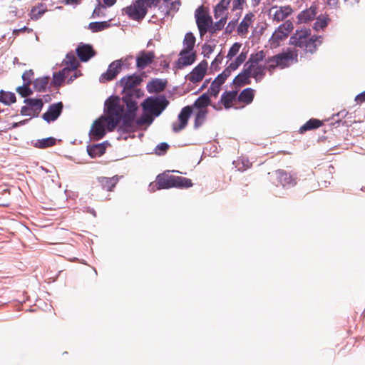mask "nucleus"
<instances>
[{
  "label": "nucleus",
  "instance_id": "1",
  "mask_svg": "<svg viewBox=\"0 0 365 365\" xmlns=\"http://www.w3.org/2000/svg\"><path fill=\"white\" fill-rule=\"evenodd\" d=\"M105 112L106 115L96 120L91 126L89 135L92 140L103 138L106 129L113 131L121 120L124 121V106L118 96H111L106 101Z\"/></svg>",
  "mask_w": 365,
  "mask_h": 365
},
{
  "label": "nucleus",
  "instance_id": "2",
  "mask_svg": "<svg viewBox=\"0 0 365 365\" xmlns=\"http://www.w3.org/2000/svg\"><path fill=\"white\" fill-rule=\"evenodd\" d=\"M142 81V78L139 75L133 74L120 79L118 84L123 88V96L122 101L126 106V110H124V121L123 128L131 129V125L133 119L136 117L138 110L136 100L143 96V92L137 88Z\"/></svg>",
  "mask_w": 365,
  "mask_h": 365
},
{
  "label": "nucleus",
  "instance_id": "3",
  "mask_svg": "<svg viewBox=\"0 0 365 365\" xmlns=\"http://www.w3.org/2000/svg\"><path fill=\"white\" fill-rule=\"evenodd\" d=\"M169 102L165 96L148 97L142 103L141 106L143 109V114L138 119H133L131 125V129L123 128V123L118 128L120 136L118 139L127 140L128 134L133 132L138 127L144 125H150L154 120L153 116H159L162 112L166 108Z\"/></svg>",
  "mask_w": 365,
  "mask_h": 365
},
{
  "label": "nucleus",
  "instance_id": "4",
  "mask_svg": "<svg viewBox=\"0 0 365 365\" xmlns=\"http://www.w3.org/2000/svg\"><path fill=\"white\" fill-rule=\"evenodd\" d=\"M321 36L311 35L309 29H301L290 37L289 43L297 48H299L306 53H313L317 47L322 43Z\"/></svg>",
  "mask_w": 365,
  "mask_h": 365
},
{
  "label": "nucleus",
  "instance_id": "5",
  "mask_svg": "<svg viewBox=\"0 0 365 365\" xmlns=\"http://www.w3.org/2000/svg\"><path fill=\"white\" fill-rule=\"evenodd\" d=\"M156 180L158 184L157 190L171 187L187 188L192 185L191 180L188 178L168 174L158 175Z\"/></svg>",
  "mask_w": 365,
  "mask_h": 365
},
{
  "label": "nucleus",
  "instance_id": "6",
  "mask_svg": "<svg viewBox=\"0 0 365 365\" xmlns=\"http://www.w3.org/2000/svg\"><path fill=\"white\" fill-rule=\"evenodd\" d=\"M196 24L199 29L200 35L204 36L209 31L212 26V17L209 15L207 10L203 6H199L195 12Z\"/></svg>",
  "mask_w": 365,
  "mask_h": 365
},
{
  "label": "nucleus",
  "instance_id": "7",
  "mask_svg": "<svg viewBox=\"0 0 365 365\" xmlns=\"http://www.w3.org/2000/svg\"><path fill=\"white\" fill-rule=\"evenodd\" d=\"M293 29V24L289 20L282 24L273 33L269 38V43L272 48H277L280 43L286 39Z\"/></svg>",
  "mask_w": 365,
  "mask_h": 365
},
{
  "label": "nucleus",
  "instance_id": "8",
  "mask_svg": "<svg viewBox=\"0 0 365 365\" xmlns=\"http://www.w3.org/2000/svg\"><path fill=\"white\" fill-rule=\"evenodd\" d=\"M43 106L41 98H24V117L29 116V119L39 115Z\"/></svg>",
  "mask_w": 365,
  "mask_h": 365
},
{
  "label": "nucleus",
  "instance_id": "9",
  "mask_svg": "<svg viewBox=\"0 0 365 365\" xmlns=\"http://www.w3.org/2000/svg\"><path fill=\"white\" fill-rule=\"evenodd\" d=\"M294 58L293 53H285L276 55L269 58L268 63L270 64L268 66V68L271 71L276 66H280L282 68L287 67L290 64V61L292 62Z\"/></svg>",
  "mask_w": 365,
  "mask_h": 365
},
{
  "label": "nucleus",
  "instance_id": "10",
  "mask_svg": "<svg viewBox=\"0 0 365 365\" xmlns=\"http://www.w3.org/2000/svg\"><path fill=\"white\" fill-rule=\"evenodd\" d=\"M125 13L133 20H140L145 17L147 14V9L138 0L135 2L125 9Z\"/></svg>",
  "mask_w": 365,
  "mask_h": 365
},
{
  "label": "nucleus",
  "instance_id": "11",
  "mask_svg": "<svg viewBox=\"0 0 365 365\" xmlns=\"http://www.w3.org/2000/svg\"><path fill=\"white\" fill-rule=\"evenodd\" d=\"M192 113V108L189 106L184 107L178 115L179 123H173V130L178 133L184 129L187 124L188 119Z\"/></svg>",
  "mask_w": 365,
  "mask_h": 365
},
{
  "label": "nucleus",
  "instance_id": "12",
  "mask_svg": "<svg viewBox=\"0 0 365 365\" xmlns=\"http://www.w3.org/2000/svg\"><path fill=\"white\" fill-rule=\"evenodd\" d=\"M122 61L116 60L112 62L106 73H103L100 77V81H111L119 73L122 67Z\"/></svg>",
  "mask_w": 365,
  "mask_h": 365
},
{
  "label": "nucleus",
  "instance_id": "13",
  "mask_svg": "<svg viewBox=\"0 0 365 365\" xmlns=\"http://www.w3.org/2000/svg\"><path fill=\"white\" fill-rule=\"evenodd\" d=\"M292 12V9L289 6H274L269 9V14L272 16L274 21L277 22L284 20Z\"/></svg>",
  "mask_w": 365,
  "mask_h": 365
},
{
  "label": "nucleus",
  "instance_id": "14",
  "mask_svg": "<svg viewBox=\"0 0 365 365\" xmlns=\"http://www.w3.org/2000/svg\"><path fill=\"white\" fill-rule=\"evenodd\" d=\"M207 68V61H202L195 68H194L190 74H188V80L194 83L201 81L205 75Z\"/></svg>",
  "mask_w": 365,
  "mask_h": 365
},
{
  "label": "nucleus",
  "instance_id": "15",
  "mask_svg": "<svg viewBox=\"0 0 365 365\" xmlns=\"http://www.w3.org/2000/svg\"><path fill=\"white\" fill-rule=\"evenodd\" d=\"M63 109V103L58 102L51 105L48 110L43 114V119L47 123L56 120L61 115Z\"/></svg>",
  "mask_w": 365,
  "mask_h": 365
},
{
  "label": "nucleus",
  "instance_id": "16",
  "mask_svg": "<svg viewBox=\"0 0 365 365\" xmlns=\"http://www.w3.org/2000/svg\"><path fill=\"white\" fill-rule=\"evenodd\" d=\"M155 58L153 51H142L136 57V66L139 69H143L150 64Z\"/></svg>",
  "mask_w": 365,
  "mask_h": 365
},
{
  "label": "nucleus",
  "instance_id": "17",
  "mask_svg": "<svg viewBox=\"0 0 365 365\" xmlns=\"http://www.w3.org/2000/svg\"><path fill=\"white\" fill-rule=\"evenodd\" d=\"M179 56L180 57L178 60V68H182L185 66L192 64L196 59L195 53L187 50H182Z\"/></svg>",
  "mask_w": 365,
  "mask_h": 365
},
{
  "label": "nucleus",
  "instance_id": "18",
  "mask_svg": "<svg viewBox=\"0 0 365 365\" xmlns=\"http://www.w3.org/2000/svg\"><path fill=\"white\" fill-rule=\"evenodd\" d=\"M76 53L81 61L86 62L94 56L95 51L91 45L81 43L76 48Z\"/></svg>",
  "mask_w": 365,
  "mask_h": 365
},
{
  "label": "nucleus",
  "instance_id": "19",
  "mask_svg": "<svg viewBox=\"0 0 365 365\" xmlns=\"http://www.w3.org/2000/svg\"><path fill=\"white\" fill-rule=\"evenodd\" d=\"M276 175L279 183L283 187H290L296 184L295 179L293 178L289 173H287L284 170H277Z\"/></svg>",
  "mask_w": 365,
  "mask_h": 365
},
{
  "label": "nucleus",
  "instance_id": "20",
  "mask_svg": "<svg viewBox=\"0 0 365 365\" xmlns=\"http://www.w3.org/2000/svg\"><path fill=\"white\" fill-rule=\"evenodd\" d=\"M317 8L316 6L312 5L309 9H305L298 14V21L299 23H307L313 20L317 16Z\"/></svg>",
  "mask_w": 365,
  "mask_h": 365
},
{
  "label": "nucleus",
  "instance_id": "21",
  "mask_svg": "<svg viewBox=\"0 0 365 365\" xmlns=\"http://www.w3.org/2000/svg\"><path fill=\"white\" fill-rule=\"evenodd\" d=\"M245 67L246 68V71L249 72L250 77H253L256 81H259L262 80L265 74V66L256 64L254 65L253 67L248 68L249 66L245 63Z\"/></svg>",
  "mask_w": 365,
  "mask_h": 365
},
{
  "label": "nucleus",
  "instance_id": "22",
  "mask_svg": "<svg viewBox=\"0 0 365 365\" xmlns=\"http://www.w3.org/2000/svg\"><path fill=\"white\" fill-rule=\"evenodd\" d=\"M254 15L252 13L247 14L237 27V34L245 36L248 33V29L252 24Z\"/></svg>",
  "mask_w": 365,
  "mask_h": 365
},
{
  "label": "nucleus",
  "instance_id": "23",
  "mask_svg": "<svg viewBox=\"0 0 365 365\" xmlns=\"http://www.w3.org/2000/svg\"><path fill=\"white\" fill-rule=\"evenodd\" d=\"M165 86L166 81L158 78L153 80L147 86L148 91L150 93H158L163 91L165 88Z\"/></svg>",
  "mask_w": 365,
  "mask_h": 365
},
{
  "label": "nucleus",
  "instance_id": "24",
  "mask_svg": "<svg viewBox=\"0 0 365 365\" xmlns=\"http://www.w3.org/2000/svg\"><path fill=\"white\" fill-rule=\"evenodd\" d=\"M56 139L53 137H48L46 138L39 139L36 140H32L31 145L34 147L40 149H44L48 147H51L56 144Z\"/></svg>",
  "mask_w": 365,
  "mask_h": 365
},
{
  "label": "nucleus",
  "instance_id": "25",
  "mask_svg": "<svg viewBox=\"0 0 365 365\" xmlns=\"http://www.w3.org/2000/svg\"><path fill=\"white\" fill-rule=\"evenodd\" d=\"M34 79V72L32 70L24 71V98L33 93V91L30 88V84Z\"/></svg>",
  "mask_w": 365,
  "mask_h": 365
},
{
  "label": "nucleus",
  "instance_id": "26",
  "mask_svg": "<svg viewBox=\"0 0 365 365\" xmlns=\"http://www.w3.org/2000/svg\"><path fill=\"white\" fill-rule=\"evenodd\" d=\"M118 180L117 176H114L113 178L101 177L98 178V181L102 187L108 191H110L112 190V188L116 185Z\"/></svg>",
  "mask_w": 365,
  "mask_h": 365
},
{
  "label": "nucleus",
  "instance_id": "27",
  "mask_svg": "<svg viewBox=\"0 0 365 365\" xmlns=\"http://www.w3.org/2000/svg\"><path fill=\"white\" fill-rule=\"evenodd\" d=\"M68 73V68H63L61 71L54 73L53 75V83L56 86H61Z\"/></svg>",
  "mask_w": 365,
  "mask_h": 365
},
{
  "label": "nucleus",
  "instance_id": "28",
  "mask_svg": "<svg viewBox=\"0 0 365 365\" xmlns=\"http://www.w3.org/2000/svg\"><path fill=\"white\" fill-rule=\"evenodd\" d=\"M63 61L65 63L64 68H68L69 73L71 71L76 70L79 65V63H78L77 58H76L75 55L73 53H68L66 55V58L64 59Z\"/></svg>",
  "mask_w": 365,
  "mask_h": 365
},
{
  "label": "nucleus",
  "instance_id": "29",
  "mask_svg": "<svg viewBox=\"0 0 365 365\" xmlns=\"http://www.w3.org/2000/svg\"><path fill=\"white\" fill-rule=\"evenodd\" d=\"M210 103L207 93H203L194 103L193 106L199 110H207L206 107Z\"/></svg>",
  "mask_w": 365,
  "mask_h": 365
},
{
  "label": "nucleus",
  "instance_id": "30",
  "mask_svg": "<svg viewBox=\"0 0 365 365\" xmlns=\"http://www.w3.org/2000/svg\"><path fill=\"white\" fill-rule=\"evenodd\" d=\"M87 151H88V154L91 158H96L97 156L102 155L106 151V148L103 145V144H102V143L96 144V145H93L91 146H88L87 148Z\"/></svg>",
  "mask_w": 365,
  "mask_h": 365
},
{
  "label": "nucleus",
  "instance_id": "31",
  "mask_svg": "<svg viewBox=\"0 0 365 365\" xmlns=\"http://www.w3.org/2000/svg\"><path fill=\"white\" fill-rule=\"evenodd\" d=\"M250 77L249 72L246 71V68L244 66L243 70L239 73L233 80V83L237 86H243L250 83L249 78Z\"/></svg>",
  "mask_w": 365,
  "mask_h": 365
},
{
  "label": "nucleus",
  "instance_id": "32",
  "mask_svg": "<svg viewBox=\"0 0 365 365\" xmlns=\"http://www.w3.org/2000/svg\"><path fill=\"white\" fill-rule=\"evenodd\" d=\"M237 93L236 91H230L224 93L221 96V102L226 108L230 107L232 101L236 98Z\"/></svg>",
  "mask_w": 365,
  "mask_h": 365
},
{
  "label": "nucleus",
  "instance_id": "33",
  "mask_svg": "<svg viewBox=\"0 0 365 365\" xmlns=\"http://www.w3.org/2000/svg\"><path fill=\"white\" fill-rule=\"evenodd\" d=\"M329 18L325 15H319L317 16L316 21L314 23L313 29L316 31L323 30L328 25Z\"/></svg>",
  "mask_w": 365,
  "mask_h": 365
},
{
  "label": "nucleus",
  "instance_id": "34",
  "mask_svg": "<svg viewBox=\"0 0 365 365\" xmlns=\"http://www.w3.org/2000/svg\"><path fill=\"white\" fill-rule=\"evenodd\" d=\"M49 77L44 76L42 78H36L34 81V88L35 91L38 92H43L46 90L48 83Z\"/></svg>",
  "mask_w": 365,
  "mask_h": 365
},
{
  "label": "nucleus",
  "instance_id": "35",
  "mask_svg": "<svg viewBox=\"0 0 365 365\" xmlns=\"http://www.w3.org/2000/svg\"><path fill=\"white\" fill-rule=\"evenodd\" d=\"M16 101V96L14 93L4 91L3 90L0 91V102L4 104L10 105L11 103H15Z\"/></svg>",
  "mask_w": 365,
  "mask_h": 365
},
{
  "label": "nucleus",
  "instance_id": "36",
  "mask_svg": "<svg viewBox=\"0 0 365 365\" xmlns=\"http://www.w3.org/2000/svg\"><path fill=\"white\" fill-rule=\"evenodd\" d=\"M253 98L254 91L250 88L244 89L238 97L240 101L246 103L247 104L250 103L253 101Z\"/></svg>",
  "mask_w": 365,
  "mask_h": 365
},
{
  "label": "nucleus",
  "instance_id": "37",
  "mask_svg": "<svg viewBox=\"0 0 365 365\" xmlns=\"http://www.w3.org/2000/svg\"><path fill=\"white\" fill-rule=\"evenodd\" d=\"M195 43V37L194 36V35L190 32L186 34L183 40V45L185 48L182 50L192 51L193 50Z\"/></svg>",
  "mask_w": 365,
  "mask_h": 365
},
{
  "label": "nucleus",
  "instance_id": "38",
  "mask_svg": "<svg viewBox=\"0 0 365 365\" xmlns=\"http://www.w3.org/2000/svg\"><path fill=\"white\" fill-rule=\"evenodd\" d=\"M110 26L109 21H96L89 24L88 28L93 32H98L108 29Z\"/></svg>",
  "mask_w": 365,
  "mask_h": 365
},
{
  "label": "nucleus",
  "instance_id": "39",
  "mask_svg": "<svg viewBox=\"0 0 365 365\" xmlns=\"http://www.w3.org/2000/svg\"><path fill=\"white\" fill-rule=\"evenodd\" d=\"M322 123L317 119H310L305 124H304L299 129L301 133L315 129L321 126Z\"/></svg>",
  "mask_w": 365,
  "mask_h": 365
},
{
  "label": "nucleus",
  "instance_id": "40",
  "mask_svg": "<svg viewBox=\"0 0 365 365\" xmlns=\"http://www.w3.org/2000/svg\"><path fill=\"white\" fill-rule=\"evenodd\" d=\"M264 58V53L262 51L257 52V53L252 55L250 59L245 63L248 68L253 67L254 65L259 64V61H262Z\"/></svg>",
  "mask_w": 365,
  "mask_h": 365
},
{
  "label": "nucleus",
  "instance_id": "41",
  "mask_svg": "<svg viewBox=\"0 0 365 365\" xmlns=\"http://www.w3.org/2000/svg\"><path fill=\"white\" fill-rule=\"evenodd\" d=\"M207 114V110H199L197 112V113L195 115V123H194V126L195 128H199L200 126H201L203 124V123L206 118Z\"/></svg>",
  "mask_w": 365,
  "mask_h": 365
},
{
  "label": "nucleus",
  "instance_id": "42",
  "mask_svg": "<svg viewBox=\"0 0 365 365\" xmlns=\"http://www.w3.org/2000/svg\"><path fill=\"white\" fill-rule=\"evenodd\" d=\"M247 58V53L242 52L235 59L234 62H232L227 67L230 71L236 70L245 60Z\"/></svg>",
  "mask_w": 365,
  "mask_h": 365
},
{
  "label": "nucleus",
  "instance_id": "43",
  "mask_svg": "<svg viewBox=\"0 0 365 365\" xmlns=\"http://www.w3.org/2000/svg\"><path fill=\"white\" fill-rule=\"evenodd\" d=\"M226 17H221L220 19L216 23L213 24L212 22V26H210L209 32L213 34L216 33L217 31L222 30L226 24Z\"/></svg>",
  "mask_w": 365,
  "mask_h": 365
},
{
  "label": "nucleus",
  "instance_id": "44",
  "mask_svg": "<svg viewBox=\"0 0 365 365\" xmlns=\"http://www.w3.org/2000/svg\"><path fill=\"white\" fill-rule=\"evenodd\" d=\"M45 11L46 8L42 4L37 7H34L31 11V18L32 19H38L45 13Z\"/></svg>",
  "mask_w": 365,
  "mask_h": 365
},
{
  "label": "nucleus",
  "instance_id": "45",
  "mask_svg": "<svg viewBox=\"0 0 365 365\" xmlns=\"http://www.w3.org/2000/svg\"><path fill=\"white\" fill-rule=\"evenodd\" d=\"M163 4L168 9V11H166L167 14L170 13L171 11H177L180 6V1H170V0H164Z\"/></svg>",
  "mask_w": 365,
  "mask_h": 365
},
{
  "label": "nucleus",
  "instance_id": "46",
  "mask_svg": "<svg viewBox=\"0 0 365 365\" xmlns=\"http://www.w3.org/2000/svg\"><path fill=\"white\" fill-rule=\"evenodd\" d=\"M240 47L241 44L240 43H235L230 48L227 58L232 59L239 52Z\"/></svg>",
  "mask_w": 365,
  "mask_h": 365
},
{
  "label": "nucleus",
  "instance_id": "47",
  "mask_svg": "<svg viewBox=\"0 0 365 365\" xmlns=\"http://www.w3.org/2000/svg\"><path fill=\"white\" fill-rule=\"evenodd\" d=\"M169 145L167 143H160L155 148V153L160 155L164 154L168 149Z\"/></svg>",
  "mask_w": 365,
  "mask_h": 365
},
{
  "label": "nucleus",
  "instance_id": "48",
  "mask_svg": "<svg viewBox=\"0 0 365 365\" xmlns=\"http://www.w3.org/2000/svg\"><path fill=\"white\" fill-rule=\"evenodd\" d=\"M227 9L222 8L221 5H216L214 9V16L215 19L224 17V13Z\"/></svg>",
  "mask_w": 365,
  "mask_h": 365
},
{
  "label": "nucleus",
  "instance_id": "49",
  "mask_svg": "<svg viewBox=\"0 0 365 365\" xmlns=\"http://www.w3.org/2000/svg\"><path fill=\"white\" fill-rule=\"evenodd\" d=\"M231 71L227 68L222 73L219 74L216 78L217 81L224 83L227 78L230 75Z\"/></svg>",
  "mask_w": 365,
  "mask_h": 365
},
{
  "label": "nucleus",
  "instance_id": "50",
  "mask_svg": "<svg viewBox=\"0 0 365 365\" xmlns=\"http://www.w3.org/2000/svg\"><path fill=\"white\" fill-rule=\"evenodd\" d=\"M145 8L151 7L152 6H157L158 0H138Z\"/></svg>",
  "mask_w": 365,
  "mask_h": 365
},
{
  "label": "nucleus",
  "instance_id": "51",
  "mask_svg": "<svg viewBox=\"0 0 365 365\" xmlns=\"http://www.w3.org/2000/svg\"><path fill=\"white\" fill-rule=\"evenodd\" d=\"M220 91V88L217 86L213 84L212 83L210 85V87L208 89V92L211 96H217Z\"/></svg>",
  "mask_w": 365,
  "mask_h": 365
},
{
  "label": "nucleus",
  "instance_id": "52",
  "mask_svg": "<svg viewBox=\"0 0 365 365\" xmlns=\"http://www.w3.org/2000/svg\"><path fill=\"white\" fill-rule=\"evenodd\" d=\"M237 21H231L228 23L227 26L225 28V32L227 34H231L236 28Z\"/></svg>",
  "mask_w": 365,
  "mask_h": 365
},
{
  "label": "nucleus",
  "instance_id": "53",
  "mask_svg": "<svg viewBox=\"0 0 365 365\" xmlns=\"http://www.w3.org/2000/svg\"><path fill=\"white\" fill-rule=\"evenodd\" d=\"M104 8V6L101 4V1H98V5L96 6L95 9L93 10L92 16L93 17H100L101 16V9Z\"/></svg>",
  "mask_w": 365,
  "mask_h": 365
},
{
  "label": "nucleus",
  "instance_id": "54",
  "mask_svg": "<svg viewBox=\"0 0 365 365\" xmlns=\"http://www.w3.org/2000/svg\"><path fill=\"white\" fill-rule=\"evenodd\" d=\"M242 167H240L239 165H236V167L238 168V170H246L249 168L251 166V163L248 160L246 159H242Z\"/></svg>",
  "mask_w": 365,
  "mask_h": 365
},
{
  "label": "nucleus",
  "instance_id": "55",
  "mask_svg": "<svg viewBox=\"0 0 365 365\" xmlns=\"http://www.w3.org/2000/svg\"><path fill=\"white\" fill-rule=\"evenodd\" d=\"M355 101L357 103H363L365 102V91L359 94H358L356 98Z\"/></svg>",
  "mask_w": 365,
  "mask_h": 365
},
{
  "label": "nucleus",
  "instance_id": "56",
  "mask_svg": "<svg viewBox=\"0 0 365 365\" xmlns=\"http://www.w3.org/2000/svg\"><path fill=\"white\" fill-rule=\"evenodd\" d=\"M158 187L157 181L155 182H151L149 185V190L151 192H154Z\"/></svg>",
  "mask_w": 365,
  "mask_h": 365
},
{
  "label": "nucleus",
  "instance_id": "57",
  "mask_svg": "<svg viewBox=\"0 0 365 365\" xmlns=\"http://www.w3.org/2000/svg\"><path fill=\"white\" fill-rule=\"evenodd\" d=\"M228 4H229V1H226L225 0H221L217 5H221L223 9H227Z\"/></svg>",
  "mask_w": 365,
  "mask_h": 365
},
{
  "label": "nucleus",
  "instance_id": "58",
  "mask_svg": "<svg viewBox=\"0 0 365 365\" xmlns=\"http://www.w3.org/2000/svg\"><path fill=\"white\" fill-rule=\"evenodd\" d=\"M204 51H207V54L210 53L213 51V49L211 46L210 45H205L204 46Z\"/></svg>",
  "mask_w": 365,
  "mask_h": 365
},
{
  "label": "nucleus",
  "instance_id": "59",
  "mask_svg": "<svg viewBox=\"0 0 365 365\" xmlns=\"http://www.w3.org/2000/svg\"><path fill=\"white\" fill-rule=\"evenodd\" d=\"M103 1L107 6H111L115 4V0H103Z\"/></svg>",
  "mask_w": 365,
  "mask_h": 365
},
{
  "label": "nucleus",
  "instance_id": "60",
  "mask_svg": "<svg viewBox=\"0 0 365 365\" xmlns=\"http://www.w3.org/2000/svg\"><path fill=\"white\" fill-rule=\"evenodd\" d=\"M81 0H66V4H78Z\"/></svg>",
  "mask_w": 365,
  "mask_h": 365
},
{
  "label": "nucleus",
  "instance_id": "61",
  "mask_svg": "<svg viewBox=\"0 0 365 365\" xmlns=\"http://www.w3.org/2000/svg\"><path fill=\"white\" fill-rule=\"evenodd\" d=\"M327 4L330 6H335L337 4V0H327Z\"/></svg>",
  "mask_w": 365,
  "mask_h": 365
},
{
  "label": "nucleus",
  "instance_id": "62",
  "mask_svg": "<svg viewBox=\"0 0 365 365\" xmlns=\"http://www.w3.org/2000/svg\"><path fill=\"white\" fill-rule=\"evenodd\" d=\"M213 84L217 86L218 87L220 88V86L223 84L222 83H221V81H217V78H216L214 81L212 82Z\"/></svg>",
  "mask_w": 365,
  "mask_h": 365
},
{
  "label": "nucleus",
  "instance_id": "63",
  "mask_svg": "<svg viewBox=\"0 0 365 365\" xmlns=\"http://www.w3.org/2000/svg\"><path fill=\"white\" fill-rule=\"evenodd\" d=\"M17 92L23 97V86H19L16 88Z\"/></svg>",
  "mask_w": 365,
  "mask_h": 365
},
{
  "label": "nucleus",
  "instance_id": "64",
  "mask_svg": "<svg viewBox=\"0 0 365 365\" xmlns=\"http://www.w3.org/2000/svg\"><path fill=\"white\" fill-rule=\"evenodd\" d=\"M346 115V111H344H344H341V112H339V113H338L336 114V115H337V116H341V117H344V116H345Z\"/></svg>",
  "mask_w": 365,
  "mask_h": 365
}]
</instances>
